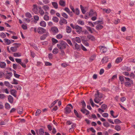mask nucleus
I'll return each mask as SVG.
<instances>
[{
	"label": "nucleus",
	"mask_w": 135,
	"mask_h": 135,
	"mask_svg": "<svg viewBox=\"0 0 135 135\" xmlns=\"http://www.w3.org/2000/svg\"><path fill=\"white\" fill-rule=\"evenodd\" d=\"M103 95L102 93H99L98 90L97 93L95 94V98L94 100V102L98 103L101 101V98H102Z\"/></svg>",
	"instance_id": "f257e3e1"
},
{
	"label": "nucleus",
	"mask_w": 135,
	"mask_h": 135,
	"mask_svg": "<svg viewBox=\"0 0 135 135\" xmlns=\"http://www.w3.org/2000/svg\"><path fill=\"white\" fill-rule=\"evenodd\" d=\"M67 45H68L67 43L63 41H60V42L57 45V47L60 50L65 49Z\"/></svg>",
	"instance_id": "f03ea898"
},
{
	"label": "nucleus",
	"mask_w": 135,
	"mask_h": 135,
	"mask_svg": "<svg viewBox=\"0 0 135 135\" xmlns=\"http://www.w3.org/2000/svg\"><path fill=\"white\" fill-rule=\"evenodd\" d=\"M125 82L124 83L125 86L128 87H131L133 84V81L129 78L125 77Z\"/></svg>",
	"instance_id": "7ed1b4c3"
},
{
	"label": "nucleus",
	"mask_w": 135,
	"mask_h": 135,
	"mask_svg": "<svg viewBox=\"0 0 135 135\" xmlns=\"http://www.w3.org/2000/svg\"><path fill=\"white\" fill-rule=\"evenodd\" d=\"M73 109V107L71 104H69L65 109V113L66 114H69L70 113Z\"/></svg>",
	"instance_id": "20e7f679"
},
{
	"label": "nucleus",
	"mask_w": 135,
	"mask_h": 135,
	"mask_svg": "<svg viewBox=\"0 0 135 135\" xmlns=\"http://www.w3.org/2000/svg\"><path fill=\"white\" fill-rule=\"evenodd\" d=\"M47 32L45 29L42 27H39L37 29V32L40 34H42L45 33H46Z\"/></svg>",
	"instance_id": "39448f33"
},
{
	"label": "nucleus",
	"mask_w": 135,
	"mask_h": 135,
	"mask_svg": "<svg viewBox=\"0 0 135 135\" xmlns=\"http://www.w3.org/2000/svg\"><path fill=\"white\" fill-rule=\"evenodd\" d=\"M75 29L78 34H80L83 32L82 28L78 25H75Z\"/></svg>",
	"instance_id": "423d86ee"
},
{
	"label": "nucleus",
	"mask_w": 135,
	"mask_h": 135,
	"mask_svg": "<svg viewBox=\"0 0 135 135\" xmlns=\"http://www.w3.org/2000/svg\"><path fill=\"white\" fill-rule=\"evenodd\" d=\"M51 31L54 35L57 33L59 31L58 28L56 27H52L51 28Z\"/></svg>",
	"instance_id": "0eeeda50"
},
{
	"label": "nucleus",
	"mask_w": 135,
	"mask_h": 135,
	"mask_svg": "<svg viewBox=\"0 0 135 135\" xmlns=\"http://www.w3.org/2000/svg\"><path fill=\"white\" fill-rule=\"evenodd\" d=\"M59 24L61 25L63 24H66L67 23V22L66 20L62 17L61 18L59 21Z\"/></svg>",
	"instance_id": "6e6552de"
},
{
	"label": "nucleus",
	"mask_w": 135,
	"mask_h": 135,
	"mask_svg": "<svg viewBox=\"0 0 135 135\" xmlns=\"http://www.w3.org/2000/svg\"><path fill=\"white\" fill-rule=\"evenodd\" d=\"M89 16H97V13L94 10L91 9L90 10L89 13Z\"/></svg>",
	"instance_id": "1a4fd4ad"
},
{
	"label": "nucleus",
	"mask_w": 135,
	"mask_h": 135,
	"mask_svg": "<svg viewBox=\"0 0 135 135\" xmlns=\"http://www.w3.org/2000/svg\"><path fill=\"white\" fill-rule=\"evenodd\" d=\"M101 52L103 53L107 51V48L105 47L100 46L99 47Z\"/></svg>",
	"instance_id": "9d476101"
},
{
	"label": "nucleus",
	"mask_w": 135,
	"mask_h": 135,
	"mask_svg": "<svg viewBox=\"0 0 135 135\" xmlns=\"http://www.w3.org/2000/svg\"><path fill=\"white\" fill-rule=\"evenodd\" d=\"M17 110L18 113L21 114L23 113V108L21 107H19L17 108Z\"/></svg>",
	"instance_id": "9b49d317"
},
{
	"label": "nucleus",
	"mask_w": 135,
	"mask_h": 135,
	"mask_svg": "<svg viewBox=\"0 0 135 135\" xmlns=\"http://www.w3.org/2000/svg\"><path fill=\"white\" fill-rule=\"evenodd\" d=\"M59 5L62 7H65L66 5L65 2L63 0H60L59 2Z\"/></svg>",
	"instance_id": "f8f14e48"
},
{
	"label": "nucleus",
	"mask_w": 135,
	"mask_h": 135,
	"mask_svg": "<svg viewBox=\"0 0 135 135\" xmlns=\"http://www.w3.org/2000/svg\"><path fill=\"white\" fill-rule=\"evenodd\" d=\"M8 99L9 102L12 104L13 102V98L11 95H9L8 97Z\"/></svg>",
	"instance_id": "ddd939ff"
},
{
	"label": "nucleus",
	"mask_w": 135,
	"mask_h": 135,
	"mask_svg": "<svg viewBox=\"0 0 135 135\" xmlns=\"http://www.w3.org/2000/svg\"><path fill=\"white\" fill-rule=\"evenodd\" d=\"M12 75V74L11 72L7 73L6 74V78L8 79H9Z\"/></svg>",
	"instance_id": "4468645a"
},
{
	"label": "nucleus",
	"mask_w": 135,
	"mask_h": 135,
	"mask_svg": "<svg viewBox=\"0 0 135 135\" xmlns=\"http://www.w3.org/2000/svg\"><path fill=\"white\" fill-rule=\"evenodd\" d=\"M33 11L35 13H37L38 11L37 6L36 5L34 4L33 5Z\"/></svg>",
	"instance_id": "2eb2a0df"
},
{
	"label": "nucleus",
	"mask_w": 135,
	"mask_h": 135,
	"mask_svg": "<svg viewBox=\"0 0 135 135\" xmlns=\"http://www.w3.org/2000/svg\"><path fill=\"white\" fill-rule=\"evenodd\" d=\"M39 10L38 12L42 16H43L44 14V10L42 9L41 7H39Z\"/></svg>",
	"instance_id": "dca6fc26"
},
{
	"label": "nucleus",
	"mask_w": 135,
	"mask_h": 135,
	"mask_svg": "<svg viewBox=\"0 0 135 135\" xmlns=\"http://www.w3.org/2000/svg\"><path fill=\"white\" fill-rule=\"evenodd\" d=\"M6 66V63L3 62H0V67L2 68H5Z\"/></svg>",
	"instance_id": "f3484780"
},
{
	"label": "nucleus",
	"mask_w": 135,
	"mask_h": 135,
	"mask_svg": "<svg viewBox=\"0 0 135 135\" xmlns=\"http://www.w3.org/2000/svg\"><path fill=\"white\" fill-rule=\"evenodd\" d=\"M48 35L49 33L48 32H46V34H44L43 35L41 36L40 38L41 40H44Z\"/></svg>",
	"instance_id": "a211bd4d"
},
{
	"label": "nucleus",
	"mask_w": 135,
	"mask_h": 135,
	"mask_svg": "<svg viewBox=\"0 0 135 135\" xmlns=\"http://www.w3.org/2000/svg\"><path fill=\"white\" fill-rule=\"evenodd\" d=\"M108 61V59L106 57H104L103 58L101 61V62L102 64L105 63Z\"/></svg>",
	"instance_id": "6ab92c4d"
},
{
	"label": "nucleus",
	"mask_w": 135,
	"mask_h": 135,
	"mask_svg": "<svg viewBox=\"0 0 135 135\" xmlns=\"http://www.w3.org/2000/svg\"><path fill=\"white\" fill-rule=\"evenodd\" d=\"M52 5L54 7L55 9H57L58 8V4L57 2H52Z\"/></svg>",
	"instance_id": "aec40b11"
},
{
	"label": "nucleus",
	"mask_w": 135,
	"mask_h": 135,
	"mask_svg": "<svg viewBox=\"0 0 135 135\" xmlns=\"http://www.w3.org/2000/svg\"><path fill=\"white\" fill-rule=\"evenodd\" d=\"M3 40L7 45H9L11 43L10 40L8 39L4 38Z\"/></svg>",
	"instance_id": "412c9836"
},
{
	"label": "nucleus",
	"mask_w": 135,
	"mask_h": 135,
	"mask_svg": "<svg viewBox=\"0 0 135 135\" xmlns=\"http://www.w3.org/2000/svg\"><path fill=\"white\" fill-rule=\"evenodd\" d=\"M11 94L15 97L16 96V91L14 89L11 90L10 91Z\"/></svg>",
	"instance_id": "4be33fe9"
},
{
	"label": "nucleus",
	"mask_w": 135,
	"mask_h": 135,
	"mask_svg": "<svg viewBox=\"0 0 135 135\" xmlns=\"http://www.w3.org/2000/svg\"><path fill=\"white\" fill-rule=\"evenodd\" d=\"M42 8L45 11L49 10L50 9L49 7L47 5L43 6L42 7Z\"/></svg>",
	"instance_id": "5701e85b"
},
{
	"label": "nucleus",
	"mask_w": 135,
	"mask_h": 135,
	"mask_svg": "<svg viewBox=\"0 0 135 135\" xmlns=\"http://www.w3.org/2000/svg\"><path fill=\"white\" fill-rule=\"evenodd\" d=\"M40 26L43 27H45L46 26V23L44 21H41L40 23Z\"/></svg>",
	"instance_id": "b1692460"
},
{
	"label": "nucleus",
	"mask_w": 135,
	"mask_h": 135,
	"mask_svg": "<svg viewBox=\"0 0 135 135\" xmlns=\"http://www.w3.org/2000/svg\"><path fill=\"white\" fill-rule=\"evenodd\" d=\"M90 103L92 106L93 107H94V106L95 105V106L97 107H99V106L98 105H97L96 104H95L94 103L93 100L92 99H90Z\"/></svg>",
	"instance_id": "393cba45"
},
{
	"label": "nucleus",
	"mask_w": 135,
	"mask_h": 135,
	"mask_svg": "<svg viewBox=\"0 0 135 135\" xmlns=\"http://www.w3.org/2000/svg\"><path fill=\"white\" fill-rule=\"evenodd\" d=\"M103 28V26L99 24L96 26V28L97 30H99L102 29Z\"/></svg>",
	"instance_id": "a878e982"
},
{
	"label": "nucleus",
	"mask_w": 135,
	"mask_h": 135,
	"mask_svg": "<svg viewBox=\"0 0 135 135\" xmlns=\"http://www.w3.org/2000/svg\"><path fill=\"white\" fill-rule=\"evenodd\" d=\"M81 111L84 114H85L86 115H88L89 114V112L85 109H82L81 110Z\"/></svg>",
	"instance_id": "bb28decb"
},
{
	"label": "nucleus",
	"mask_w": 135,
	"mask_h": 135,
	"mask_svg": "<svg viewBox=\"0 0 135 135\" xmlns=\"http://www.w3.org/2000/svg\"><path fill=\"white\" fill-rule=\"evenodd\" d=\"M88 38L91 41H94L95 40V38L94 37L91 35H89L87 36Z\"/></svg>",
	"instance_id": "cd10ccee"
},
{
	"label": "nucleus",
	"mask_w": 135,
	"mask_h": 135,
	"mask_svg": "<svg viewBox=\"0 0 135 135\" xmlns=\"http://www.w3.org/2000/svg\"><path fill=\"white\" fill-rule=\"evenodd\" d=\"M86 29L88 30L91 33H92L93 32V29L92 28L89 26H86Z\"/></svg>",
	"instance_id": "c85d7f7f"
},
{
	"label": "nucleus",
	"mask_w": 135,
	"mask_h": 135,
	"mask_svg": "<svg viewBox=\"0 0 135 135\" xmlns=\"http://www.w3.org/2000/svg\"><path fill=\"white\" fill-rule=\"evenodd\" d=\"M74 45L75 48V49L78 50H80V46L77 43H76L75 42Z\"/></svg>",
	"instance_id": "c756f323"
},
{
	"label": "nucleus",
	"mask_w": 135,
	"mask_h": 135,
	"mask_svg": "<svg viewBox=\"0 0 135 135\" xmlns=\"http://www.w3.org/2000/svg\"><path fill=\"white\" fill-rule=\"evenodd\" d=\"M4 84L6 86L8 87H10L11 88V87H12V85L11 84H10L9 83L8 81H5L4 82Z\"/></svg>",
	"instance_id": "7c9ffc66"
},
{
	"label": "nucleus",
	"mask_w": 135,
	"mask_h": 135,
	"mask_svg": "<svg viewBox=\"0 0 135 135\" xmlns=\"http://www.w3.org/2000/svg\"><path fill=\"white\" fill-rule=\"evenodd\" d=\"M52 20L54 22L57 23L58 22L59 19L57 17L55 16L53 17Z\"/></svg>",
	"instance_id": "2f4dec72"
},
{
	"label": "nucleus",
	"mask_w": 135,
	"mask_h": 135,
	"mask_svg": "<svg viewBox=\"0 0 135 135\" xmlns=\"http://www.w3.org/2000/svg\"><path fill=\"white\" fill-rule=\"evenodd\" d=\"M119 79L121 82V84H123L124 82V77L123 76H120Z\"/></svg>",
	"instance_id": "473e14b6"
},
{
	"label": "nucleus",
	"mask_w": 135,
	"mask_h": 135,
	"mask_svg": "<svg viewBox=\"0 0 135 135\" xmlns=\"http://www.w3.org/2000/svg\"><path fill=\"white\" fill-rule=\"evenodd\" d=\"M66 30L67 33H69L71 32V28L69 26H67L66 27Z\"/></svg>",
	"instance_id": "72a5a7b5"
},
{
	"label": "nucleus",
	"mask_w": 135,
	"mask_h": 135,
	"mask_svg": "<svg viewBox=\"0 0 135 135\" xmlns=\"http://www.w3.org/2000/svg\"><path fill=\"white\" fill-rule=\"evenodd\" d=\"M13 55L15 57H18L21 56V54L20 53L16 52L14 53Z\"/></svg>",
	"instance_id": "f704fd0d"
},
{
	"label": "nucleus",
	"mask_w": 135,
	"mask_h": 135,
	"mask_svg": "<svg viewBox=\"0 0 135 135\" xmlns=\"http://www.w3.org/2000/svg\"><path fill=\"white\" fill-rule=\"evenodd\" d=\"M122 60V59L121 57H119L117 58L115 60V62L117 63H119L121 62Z\"/></svg>",
	"instance_id": "c9c22d12"
},
{
	"label": "nucleus",
	"mask_w": 135,
	"mask_h": 135,
	"mask_svg": "<svg viewBox=\"0 0 135 135\" xmlns=\"http://www.w3.org/2000/svg\"><path fill=\"white\" fill-rule=\"evenodd\" d=\"M39 133L40 135H44V130L42 128L40 129L39 130Z\"/></svg>",
	"instance_id": "e433bc0d"
},
{
	"label": "nucleus",
	"mask_w": 135,
	"mask_h": 135,
	"mask_svg": "<svg viewBox=\"0 0 135 135\" xmlns=\"http://www.w3.org/2000/svg\"><path fill=\"white\" fill-rule=\"evenodd\" d=\"M59 52V50L57 48H55L52 51V53L54 54H56Z\"/></svg>",
	"instance_id": "4c0bfd02"
},
{
	"label": "nucleus",
	"mask_w": 135,
	"mask_h": 135,
	"mask_svg": "<svg viewBox=\"0 0 135 135\" xmlns=\"http://www.w3.org/2000/svg\"><path fill=\"white\" fill-rule=\"evenodd\" d=\"M62 16L66 19H67L68 18V15L65 13L62 12L61 13Z\"/></svg>",
	"instance_id": "58836bf2"
},
{
	"label": "nucleus",
	"mask_w": 135,
	"mask_h": 135,
	"mask_svg": "<svg viewBox=\"0 0 135 135\" xmlns=\"http://www.w3.org/2000/svg\"><path fill=\"white\" fill-rule=\"evenodd\" d=\"M121 127L118 125H116L114 129L116 130L119 131L121 130Z\"/></svg>",
	"instance_id": "ea45409f"
},
{
	"label": "nucleus",
	"mask_w": 135,
	"mask_h": 135,
	"mask_svg": "<svg viewBox=\"0 0 135 135\" xmlns=\"http://www.w3.org/2000/svg\"><path fill=\"white\" fill-rule=\"evenodd\" d=\"M25 16L26 17L30 18H31L32 16L31 14L29 12H26L25 14Z\"/></svg>",
	"instance_id": "a19ab883"
},
{
	"label": "nucleus",
	"mask_w": 135,
	"mask_h": 135,
	"mask_svg": "<svg viewBox=\"0 0 135 135\" xmlns=\"http://www.w3.org/2000/svg\"><path fill=\"white\" fill-rule=\"evenodd\" d=\"M80 7L82 13L84 14H85L86 12V11L85 10L84 7L81 5H80Z\"/></svg>",
	"instance_id": "79ce46f5"
},
{
	"label": "nucleus",
	"mask_w": 135,
	"mask_h": 135,
	"mask_svg": "<svg viewBox=\"0 0 135 135\" xmlns=\"http://www.w3.org/2000/svg\"><path fill=\"white\" fill-rule=\"evenodd\" d=\"M74 12H73L76 15H78L79 14V11L78 8H76L74 10Z\"/></svg>",
	"instance_id": "37998d69"
},
{
	"label": "nucleus",
	"mask_w": 135,
	"mask_h": 135,
	"mask_svg": "<svg viewBox=\"0 0 135 135\" xmlns=\"http://www.w3.org/2000/svg\"><path fill=\"white\" fill-rule=\"evenodd\" d=\"M75 40L78 43H80L81 42V39L79 37H76L75 39Z\"/></svg>",
	"instance_id": "c03bdc74"
},
{
	"label": "nucleus",
	"mask_w": 135,
	"mask_h": 135,
	"mask_svg": "<svg viewBox=\"0 0 135 135\" xmlns=\"http://www.w3.org/2000/svg\"><path fill=\"white\" fill-rule=\"evenodd\" d=\"M43 18L45 20L47 21L49 20V16L47 15H45L44 16Z\"/></svg>",
	"instance_id": "a18cd8bd"
},
{
	"label": "nucleus",
	"mask_w": 135,
	"mask_h": 135,
	"mask_svg": "<svg viewBox=\"0 0 135 135\" xmlns=\"http://www.w3.org/2000/svg\"><path fill=\"white\" fill-rule=\"evenodd\" d=\"M5 107L6 108L8 109H9L11 108L10 105L8 103L5 104Z\"/></svg>",
	"instance_id": "49530a36"
},
{
	"label": "nucleus",
	"mask_w": 135,
	"mask_h": 135,
	"mask_svg": "<svg viewBox=\"0 0 135 135\" xmlns=\"http://www.w3.org/2000/svg\"><path fill=\"white\" fill-rule=\"evenodd\" d=\"M10 50L12 52H15L17 51V49H16V48L13 46L11 47Z\"/></svg>",
	"instance_id": "de8ad7c7"
},
{
	"label": "nucleus",
	"mask_w": 135,
	"mask_h": 135,
	"mask_svg": "<svg viewBox=\"0 0 135 135\" xmlns=\"http://www.w3.org/2000/svg\"><path fill=\"white\" fill-rule=\"evenodd\" d=\"M77 22L80 25H84V22L81 20H78Z\"/></svg>",
	"instance_id": "09e8293b"
},
{
	"label": "nucleus",
	"mask_w": 135,
	"mask_h": 135,
	"mask_svg": "<svg viewBox=\"0 0 135 135\" xmlns=\"http://www.w3.org/2000/svg\"><path fill=\"white\" fill-rule=\"evenodd\" d=\"M2 90L3 93H5L7 94H8L9 93L8 89L7 88H4L2 89Z\"/></svg>",
	"instance_id": "8fccbe9b"
},
{
	"label": "nucleus",
	"mask_w": 135,
	"mask_h": 135,
	"mask_svg": "<svg viewBox=\"0 0 135 135\" xmlns=\"http://www.w3.org/2000/svg\"><path fill=\"white\" fill-rule=\"evenodd\" d=\"M62 35L61 34H59L56 36V38L58 39H60L62 37Z\"/></svg>",
	"instance_id": "3c124183"
},
{
	"label": "nucleus",
	"mask_w": 135,
	"mask_h": 135,
	"mask_svg": "<svg viewBox=\"0 0 135 135\" xmlns=\"http://www.w3.org/2000/svg\"><path fill=\"white\" fill-rule=\"evenodd\" d=\"M114 122L115 123L117 124H119L122 123L119 119H115Z\"/></svg>",
	"instance_id": "603ef678"
},
{
	"label": "nucleus",
	"mask_w": 135,
	"mask_h": 135,
	"mask_svg": "<svg viewBox=\"0 0 135 135\" xmlns=\"http://www.w3.org/2000/svg\"><path fill=\"white\" fill-rule=\"evenodd\" d=\"M41 113V111L40 109H38L36 112L35 115L37 116L38 115Z\"/></svg>",
	"instance_id": "864d4df0"
},
{
	"label": "nucleus",
	"mask_w": 135,
	"mask_h": 135,
	"mask_svg": "<svg viewBox=\"0 0 135 135\" xmlns=\"http://www.w3.org/2000/svg\"><path fill=\"white\" fill-rule=\"evenodd\" d=\"M0 36L2 38H4L6 37V35L5 33L2 32L0 33Z\"/></svg>",
	"instance_id": "5fc2aeb1"
},
{
	"label": "nucleus",
	"mask_w": 135,
	"mask_h": 135,
	"mask_svg": "<svg viewBox=\"0 0 135 135\" xmlns=\"http://www.w3.org/2000/svg\"><path fill=\"white\" fill-rule=\"evenodd\" d=\"M120 22V20L119 19H117V20H114V23L115 25H117Z\"/></svg>",
	"instance_id": "6e6d98bb"
},
{
	"label": "nucleus",
	"mask_w": 135,
	"mask_h": 135,
	"mask_svg": "<svg viewBox=\"0 0 135 135\" xmlns=\"http://www.w3.org/2000/svg\"><path fill=\"white\" fill-rule=\"evenodd\" d=\"M101 107L102 108L103 110H105L107 108V105L105 104H102Z\"/></svg>",
	"instance_id": "4d7b16f0"
},
{
	"label": "nucleus",
	"mask_w": 135,
	"mask_h": 135,
	"mask_svg": "<svg viewBox=\"0 0 135 135\" xmlns=\"http://www.w3.org/2000/svg\"><path fill=\"white\" fill-rule=\"evenodd\" d=\"M17 82L18 81L17 80L13 79V81L12 83V84H18V83Z\"/></svg>",
	"instance_id": "13d9d810"
},
{
	"label": "nucleus",
	"mask_w": 135,
	"mask_h": 135,
	"mask_svg": "<svg viewBox=\"0 0 135 135\" xmlns=\"http://www.w3.org/2000/svg\"><path fill=\"white\" fill-rule=\"evenodd\" d=\"M13 45H14V47L17 49V48L20 46L21 44L18 43H15L13 44Z\"/></svg>",
	"instance_id": "bf43d9fd"
},
{
	"label": "nucleus",
	"mask_w": 135,
	"mask_h": 135,
	"mask_svg": "<svg viewBox=\"0 0 135 135\" xmlns=\"http://www.w3.org/2000/svg\"><path fill=\"white\" fill-rule=\"evenodd\" d=\"M6 97V96L4 94H0V99H3Z\"/></svg>",
	"instance_id": "052dcab7"
},
{
	"label": "nucleus",
	"mask_w": 135,
	"mask_h": 135,
	"mask_svg": "<svg viewBox=\"0 0 135 135\" xmlns=\"http://www.w3.org/2000/svg\"><path fill=\"white\" fill-rule=\"evenodd\" d=\"M110 114L114 118H115L117 117V116H115L113 114L114 113V112L113 110H111L110 112Z\"/></svg>",
	"instance_id": "680f3d73"
},
{
	"label": "nucleus",
	"mask_w": 135,
	"mask_h": 135,
	"mask_svg": "<svg viewBox=\"0 0 135 135\" xmlns=\"http://www.w3.org/2000/svg\"><path fill=\"white\" fill-rule=\"evenodd\" d=\"M31 30L32 31L33 30L35 32H37V28L35 27H32L31 28Z\"/></svg>",
	"instance_id": "e2e57ef3"
},
{
	"label": "nucleus",
	"mask_w": 135,
	"mask_h": 135,
	"mask_svg": "<svg viewBox=\"0 0 135 135\" xmlns=\"http://www.w3.org/2000/svg\"><path fill=\"white\" fill-rule=\"evenodd\" d=\"M15 61L17 63L20 64L21 62V59H16Z\"/></svg>",
	"instance_id": "0e129e2a"
},
{
	"label": "nucleus",
	"mask_w": 135,
	"mask_h": 135,
	"mask_svg": "<svg viewBox=\"0 0 135 135\" xmlns=\"http://www.w3.org/2000/svg\"><path fill=\"white\" fill-rule=\"evenodd\" d=\"M67 42L69 44L70 46H72L73 44L71 41L69 39H67L66 40Z\"/></svg>",
	"instance_id": "69168bd1"
},
{
	"label": "nucleus",
	"mask_w": 135,
	"mask_h": 135,
	"mask_svg": "<svg viewBox=\"0 0 135 135\" xmlns=\"http://www.w3.org/2000/svg\"><path fill=\"white\" fill-rule=\"evenodd\" d=\"M102 115L103 117H107L108 116V114L107 113H104L102 114Z\"/></svg>",
	"instance_id": "338daca9"
},
{
	"label": "nucleus",
	"mask_w": 135,
	"mask_h": 135,
	"mask_svg": "<svg viewBox=\"0 0 135 135\" xmlns=\"http://www.w3.org/2000/svg\"><path fill=\"white\" fill-rule=\"evenodd\" d=\"M56 12L53 9H51L50 11V13L51 15H53Z\"/></svg>",
	"instance_id": "774afa93"
}]
</instances>
